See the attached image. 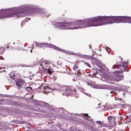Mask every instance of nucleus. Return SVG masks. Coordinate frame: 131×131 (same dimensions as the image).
Segmentation results:
<instances>
[{"label":"nucleus","instance_id":"nucleus-1","mask_svg":"<svg viewBox=\"0 0 131 131\" xmlns=\"http://www.w3.org/2000/svg\"><path fill=\"white\" fill-rule=\"evenodd\" d=\"M26 12L30 14L32 13L35 15H40V9L32 5H27L18 8L5 9L3 11L0 10V19L7 17L19 18L22 16L20 14Z\"/></svg>","mask_w":131,"mask_h":131},{"label":"nucleus","instance_id":"nucleus-2","mask_svg":"<svg viewBox=\"0 0 131 131\" xmlns=\"http://www.w3.org/2000/svg\"><path fill=\"white\" fill-rule=\"evenodd\" d=\"M55 28L65 29H79L89 27L88 19L70 22H56L52 23Z\"/></svg>","mask_w":131,"mask_h":131},{"label":"nucleus","instance_id":"nucleus-3","mask_svg":"<svg viewBox=\"0 0 131 131\" xmlns=\"http://www.w3.org/2000/svg\"><path fill=\"white\" fill-rule=\"evenodd\" d=\"M89 27L97 26L113 23V16H99L88 18Z\"/></svg>","mask_w":131,"mask_h":131},{"label":"nucleus","instance_id":"nucleus-4","mask_svg":"<svg viewBox=\"0 0 131 131\" xmlns=\"http://www.w3.org/2000/svg\"><path fill=\"white\" fill-rule=\"evenodd\" d=\"M120 73L118 72L117 71H114V72L112 73L110 76L106 75L105 77H102L101 79L103 81L112 84L113 83L112 81L118 82L123 79V76L120 75Z\"/></svg>","mask_w":131,"mask_h":131},{"label":"nucleus","instance_id":"nucleus-5","mask_svg":"<svg viewBox=\"0 0 131 131\" xmlns=\"http://www.w3.org/2000/svg\"><path fill=\"white\" fill-rule=\"evenodd\" d=\"M35 43V46L36 47L42 48L43 47H46L50 48H54L55 50L64 52L67 54L70 55L73 54L72 52L67 51L65 50H64L63 49H61L60 48L54 46L52 45L49 44L47 43H39L36 42Z\"/></svg>","mask_w":131,"mask_h":131},{"label":"nucleus","instance_id":"nucleus-6","mask_svg":"<svg viewBox=\"0 0 131 131\" xmlns=\"http://www.w3.org/2000/svg\"><path fill=\"white\" fill-rule=\"evenodd\" d=\"M113 23H128L131 24V17L127 16H113Z\"/></svg>","mask_w":131,"mask_h":131},{"label":"nucleus","instance_id":"nucleus-7","mask_svg":"<svg viewBox=\"0 0 131 131\" xmlns=\"http://www.w3.org/2000/svg\"><path fill=\"white\" fill-rule=\"evenodd\" d=\"M128 64L126 62L122 61L119 66L114 65L112 68L113 69H117L118 70L116 71H117L118 72L122 73L123 72L126 71V68L128 67Z\"/></svg>","mask_w":131,"mask_h":131},{"label":"nucleus","instance_id":"nucleus-8","mask_svg":"<svg viewBox=\"0 0 131 131\" xmlns=\"http://www.w3.org/2000/svg\"><path fill=\"white\" fill-rule=\"evenodd\" d=\"M68 88V91H67L63 93V95L68 96L70 95L71 96H73L76 98L79 97V95L76 92V91L74 89H70L69 87L67 86Z\"/></svg>","mask_w":131,"mask_h":131},{"label":"nucleus","instance_id":"nucleus-9","mask_svg":"<svg viewBox=\"0 0 131 131\" xmlns=\"http://www.w3.org/2000/svg\"><path fill=\"white\" fill-rule=\"evenodd\" d=\"M53 90L56 91H62V92L63 93L67 91H68L67 86H64L61 85H57L56 86V88L52 89Z\"/></svg>","mask_w":131,"mask_h":131},{"label":"nucleus","instance_id":"nucleus-10","mask_svg":"<svg viewBox=\"0 0 131 131\" xmlns=\"http://www.w3.org/2000/svg\"><path fill=\"white\" fill-rule=\"evenodd\" d=\"M16 85L18 88H20L21 85L25 84L24 81L22 80L17 79L16 82Z\"/></svg>","mask_w":131,"mask_h":131},{"label":"nucleus","instance_id":"nucleus-11","mask_svg":"<svg viewBox=\"0 0 131 131\" xmlns=\"http://www.w3.org/2000/svg\"><path fill=\"white\" fill-rule=\"evenodd\" d=\"M111 85H107L101 84L99 86L100 89L110 90L111 89Z\"/></svg>","mask_w":131,"mask_h":131},{"label":"nucleus","instance_id":"nucleus-12","mask_svg":"<svg viewBox=\"0 0 131 131\" xmlns=\"http://www.w3.org/2000/svg\"><path fill=\"white\" fill-rule=\"evenodd\" d=\"M43 89L44 92L45 93L46 92L49 93L52 92V89H51L48 86H44L43 87Z\"/></svg>","mask_w":131,"mask_h":131},{"label":"nucleus","instance_id":"nucleus-13","mask_svg":"<svg viewBox=\"0 0 131 131\" xmlns=\"http://www.w3.org/2000/svg\"><path fill=\"white\" fill-rule=\"evenodd\" d=\"M96 64L97 66L99 67H101L102 65V63L100 60H97L96 61Z\"/></svg>","mask_w":131,"mask_h":131},{"label":"nucleus","instance_id":"nucleus-14","mask_svg":"<svg viewBox=\"0 0 131 131\" xmlns=\"http://www.w3.org/2000/svg\"><path fill=\"white\" fill-rule=\"evenodd\" d=\"M83 117H84L85 119H86L90 121H92V120L90 119V117L88 116L86 114H83Z\"/></svg>","mask_w":131,"mask_h":131},{"label":"nucleus","instance_id":"nucleus-15","mask_svg":"<svg viewBox=\"0 0 131 131\" xmlns=\"http://www.w3.org/2000/svg\"><path fill=\"white\" fill-rule=\"evenodd\" d=\"M129 88L128 87H124L121 88V89L122 91L127 92L128 91Z\"/></svg>","mask_w":131,"mask_h":131},{"label":"nucleus","instance_id":"nucleus-16","mask_svg":"<svg viewBox=\"0 0 131 131\" xmlns=\"http://www.w3.org/2000/svg\"><path fill=\"white\" fill-rule=\"evenodd\" d=\"M5 50V49L4 47H0V54H2L3 53Z\"/></svg>","mask_w":131,"mask_h":131},{"label":"nucleus","instance_id":"nucleus-17","mask_svg":"<svg viewBox=\"0 0 131 131\" xmlns=\"http://www.w3.org/2000/svg\"><path fill=\"white\" fill-rule=\"evenodd\" d=\"M41 101L37 100H35V103L36 105L40 106L41 105Z\"/></svg>","mask_w":131,"mask_h":131},{"label":"nucleus","instance_id":"nucleus-18","mask_svg":"<svg viewBox=\"0 0 131 131\" xmlns=\"http://www.w3.org/2000/svg\"><path fill=\"white\" fill-rule=\"evenodd\" d=\"M82 57L87 59H90L91 58H92V57L90 56H89L87 55H82Z\"/></svg>","mask_w":131,"mask_h":131},{"label":"nucleus","instance_id":"nucleus-19","mask_svg":"<svg viewBox=\"0 0 131 131\" xmlns=\"http://www.w3.org/2000/svg\"><path fill=\"white\" fill-rule=\"evenodd\" d=\"M32 89L31 87L28 86L27 87L26 89V91L27 92H30Z\"/></svg>","mask_w":131,"mask_h":131},{"label":"nucleus","instance_id":"nucleus-20","mask_svg":"<svg viewBox=\"0 0 131 131\" xmlns=\"http://www.w3.org/2000/svg\"><path fill=\"white\" fill-rule=\"evenodd\" d=\"M93 70H94L95 71L94 72V75H95L96 74L98 73V71L96 69H93Z\"/></svg>","mask_w":131,"mask_h":131},{"label":"nucleus","instance_id":"nucleus-21","mask_svg":"<svg viewBox=\"0 0 131 131\" xmlns=\"http://www.w3.org/2000/svg\"><path fill=\"white\" fill-rule=\"evenodd\" d=\"M78 68V66L74 65L73 67V69L74 70H76Z\"/></svg>","mask_w":131,"mask_h":131},{"label":"nucleus","instance_id":"nucleus-22","mask_svg":"<svg viewBox=\"0 0 131 131\" xmlns=\"http://www.w3.org/2000/svg\"><path fill=\"white\" fill-rule=\"evenodd\" d=\"M84 64H85L86 66H87L88 67H90V65L87 62H84Z\"/></svg>","mask_w":131,"mask_h":131},{"label":"nucleus","instance_id":"nucleus-23","mask_svg":"<svg viewBox=\"0 0 131 131\" xmlns=\"http://www.w3.org/2000/svg\"><path fill=\"white\" fill-rule=\"evenodd\" d=\"M96 123L97 124H99L100 125H101L102 124V122L101 121H96Z\"/></svg>","mask_w":131,"mask_h":131},{"label":"nucleus","instance_id":"nucleus-24","mask_svg":"<svg viewBox=\"0 0 131 131\" xmlns=\"http://www.w3.org/2000/svg\"><path fill=\"white\" fill-rule=\"evenodd\" d=\"M47 71L49 74H51L52 72L50 71V69H48Z\"/></svg>","mask_w":131,"mask_h":131},{"label":"nucleus","instance_id":"nucleus-25","mask_svg":"<svg viewBox=\"0 0 131 131\" xmlns=\"http://www.w3.org/2000/svg\"><path fill=\"white\" fill-rule=\"evenodd\" d=\"M63 110V108H57V110Z\"/></svg>","mask_w":131,"mask_h":131},{"label":"nucleus","instance_id":"nucleus-26","mask_svg":"<svg viewBox=\"0 0 131 131\" xmlns=\"http://www.w3.org/2000/svg\"><path fill=\"white\" fill-rule=\"evenodd\" d=\"M13 48V47H12L11 46V45H9V46H7V48H8H8Z\"/></svg>","mask_w":131,"mask_h":131},{"label":"nucleus","instance_id":"nucleus-27","mask_svg":"<svg viewBox=\"0 0 131 131\" xmlns=\"http://www.w3.org/2000/svg\"><path fill=\"white\" fill-rule=\"evenodd\" d=\"M84 93L85 95L87 96H91L90 95H89V94L86 93L85 92H84Z\"/></svg>","mask_w":131,"mask_h":131},{"label":"nucleus","instance_id":"nucleus-28","mask_svg":"<svg viewBox=\"0 0 131 131\" xmlns=\"http://www.w3.org/2000/svg\"><path fill=\"white\" fill-rule=\"evenodd\" d=\"M43 85V84H41L40 86L39 87V88L40 89H41H41H42V86L43 85Z\"/></svg>","mask_w":131,"mask_h":131},{"label":"nucleus","instance_id":"nucleus-29","mask_svg":"<svg viewBox=\"0 0 131 131\" xmlns=\"http://www.w3.org/2000/svg\"><path fill=\"white\" fill-rule=\"evenodd\" d=\"M41 63L43 64H44V65L46 64V62L45 61H43V62H41Z\"/></svg>","mask_w":131,"mask_h":131},{"label":"nucleus","instance_id":"nucleus-30","mask_svg":"<svg viewBox=\"0 0 131 131\" xmlns=\"http://www.w3.org/2000/svg\"><path fill=\"white\" fill-rule=\"evenodd\" d=\"M25 21H26L25 20H23L22 22H21V25L22 24H24V23H25Z\"/></svg>","mask_w":131,"mask_h":131},{"label":"nucleus","instance_id":"nucleus-31","mask_svg":"<svg viewBox=\"0 0 131 131\" xmlns=\"http://www.w3.org/2000/svg\"><path fill=\"white\" fill-rule=\"evenodd\" d=\"M25 21H26L25 20H23L22 22H21V25L22 24H24V23H25Z\"/></svg>","mask_w":131,"mask_h":131},{"label":"nucleus","instance_id":"nucleus-32","mask_svg":"<svg viewBox=\"0 0 131 131\" xmlns=\"http://www.w3.org/2000/svg\"><path fill=\"white\" fill-rule=\"evenodd\" d=\"M40 66L41 67H42L44 69H45V68H44L43 66V65L42 64H40Z\"/></svg>","mask_w":131,"mask_h":131},{"label":"nucleus","instance_id":"nucleus-33","mask_svg":"<svg viewBox=\"0 0 131 131\" xmlns=\"http://www.w3.org/2000/svg\"><path fill=\"white\" fill-rule=\"evenodd\" d=\"M30 19V18H26L25 19V21H28Z\"/></svg>","mask_w":131,"mask_h":131},{"label":"nucleus","instance_id":"nucleus-34","mask_svg":"<svg viewBox=\"0 0 131 131\" xmlns=\"http://www.w3.org/2000/svg\"><path fill=\"white\" fill-rule=\"evenodd\" d=\"M115 93V92H114V91H111L110 92V93L111 94H112V93Z\"/></svg>","mask_w":131,"mask_h":131},{"label":"nucleus","instance_id":"nucleus-35","mask_svg":"<svg viewBox=\"0 0 131 131\" xmlns=\"http://www.w3.org/2000/svg\"><path fill=\"white\" fill-rule=\"evenodd\" d=\"M107 48L108 49H109V48H106V51H107Z\"/></svg>","mask_w":131,"mask_h":131},{"label":"nucleus","instance_id":"nucleus-36","mask_svg":"<svg viewBox=\"0 0 131 131\" xmlns=\"http://www.w3.org/2000/svg\"><path fill=\"white\" fill-rule=\"evenodd\" d=\"M114 93H113V94H112L111 95V96H113V94H114Z\"/></svg>","mask_w":131,"mask_h":131},{"label":"nucleus","instance_id":"nucleus-37","mask_svg":"<svg viewBox=\"0 0 131 131\" xmlns=\"http://www.w3.org/2000/svg\"><path fill=\"white\" fill-rule=\"evenodd\" d=\"M2 57L1 56H0V59H2Z\"/></svg>","mask_w":131,"mask_h":131},{"label":"nucleus","instance_id":"nucleus-38","mask_svg":"<svg viewBox=\"0 0 131 131\" xmlns=\"http://www.w3.org/2000/svg\"><path fill=\"white\" fill-rule=\"evenodd\" d=\"M89 46L90 48L91 49V47L90 46V45H89Z\"/></svg>","mask_w":131,"mask_h":131},{"label":"nucleus","instance_id":"nucleus-39","mask_svg":"<svg viewBox=\"0 0 131 131\" xmlns=\"http://www.w3.org/2000/svg\"><path fill=\"white\" fill-rule=\"evenodd\" d=\"M77 72H78V74H79V72H78V71H77Z\"/></svg>","mask_w":131,"mask_h":131},{"label":"nucleus","instance_id":"nucleus-40","mask_svg":"<svg viewBox=\"0 0 131 131\" xmlns=\"http://www.w3.org/2000/svg\"><path fill=\"white\" fill-rule=\"evenodd\" d=\"M100 105V103H99L98 104V106H99Z\"/></svg>","mask_w":131,"mask_h":131},{"label":"nucleus","instance_id":"nucleus-41","mask_svg":"<svg viewBox=\"0 0 131 131\" xmlns=\"http://www.w3.org/2000/svg\"><path fill=\"white\" fill-rule=\"evenodd\" d=\"M52 109L53 110H56V109H55V108H52Z\"/></svg>","mask_w":131,"mask_h":131},{"label":"nucleus","instance_id":"nucleus-42","mask_svg":"<svg viewBox=\"0 0 131 131\" xmlns=\"http://www.w3.org/2000/svg\"><path fill=\"white\" fill-rule=\"evenodd\" d=\"M87 84L88 85H89L88 83H87Z\"/></svg>","mask_w":131,"mask_h":131},{"label":"nucleus","instance_id":"nucleus-43","mask_svg":"<svg viewBox=\"0 0 131 131\" xmlns=\"http://www.w3.org/2000/svg\"><path fill=\"white\" fill-rule=\"evenodd\" d=\"M13 44H15V43H14V42H13Z\"/></svg>","mask_w":131,"mask_h":131},{"label":"nucleus","instance_id":"nucleus-44","mask_svg":"<svg viewBox=\"0 0 131 131\" xmlns=\"http://www.w3.org/2000/svg\"><path fill=\"white\" fill-rule=\"evenodd\" d=\"M30 51H31V52H32V51H31V50H30Z\"/></svg>","mask_w":131,"mask_h":131},{"label":"nucleus","instance_id":"nucleus-45","mask_svg":"<svg viewBox=\"0 0 131 131\" xmlns=\"http://www.w3.org/2000/svg\"><path fill=\"white\" fill-rule=\"evenodd\" d=\"M74 54H75V55H77V54H75V53H74Z\"/></svg>","mask_w":131,"mask_h":131},{"label":"nucleus","instance_id":"nucleus-46","mask_svg":"<svg viewBox=\"0 0 131 131\" xmlns=\"http://www.w3.org/2000/svg\"><path fill=\"white\" fill-rule=\"evenodd\" d=\"M107 95H108V94H107V95H106V96H108Z\"/></svg>","mask_w":131,"mask_h":131},{"label":"nucleus","instance_id":"nucleus-47","mask_svg":"<svg viewBox=\"0 0 131 131\" xmlns=\"http://www.w3.org/2000/svg\"><path fill=\"white\" fill-rule=\"evenodd\" d=\"M12 43H9V44H11Z\"/></svg>","mask_w":131,"mask_h":131},{"label":"nucleus","instance_id":"nucleus-48","mask_svg":"<svg viewBox=\"0 0 131 131\" xmlns=\"http://www.w3.org/2000/svg\"><path fill=\"white\" fill-rule=\"evenodd\" d=\"M100 107V106H99L98 107Z\"/></svg>","mask_w":131,"mask_h":131},{"label":"nucleus","instance_id":"nucleus-49","mask_svg":"<svg viewBox=\"0 0 131 131\" xmlns=\"http://www.w3.org/2000/svg\"><path fill=\"white\" fill-rule=\"evenodd\" d=\"M128 109H129V110L130 109V108H128Z\"/></svg>","mask_w":131,"mask_h":131},{"label":"nucleus","instance_id":"nucleus-50","mask_svg":"<svg viewBox=\"0 0 131 131\" xmlns=\"http://www.w3.org/2000/svg\"><path fill=\"white\" fill-rule=\"evenodd\" d=\"M124 94V93H123V94Z\"/></svg>","mask_w":131,"mask_h":131}]
</instances>
